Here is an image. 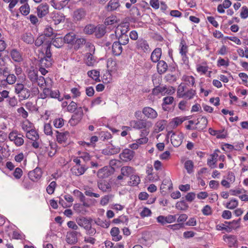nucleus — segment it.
Segmentation results:
<instances>
[{
	"instance_id": "49",
	"label": "nucleus",
	"mask_w": 248,
	"mask_h": 248,
	"mask_svg": "<svg viewBox=\"0 0 248 248\" xmlns=\"http://www.w3.org/2000/svg\"><path fill=\"white\" fill-rule=\"evenodd\" d=\"M52 18L55 25H57L64 20V16L58 13L54 14Z\"/></svg>"
},
{
	"instance_id": "23",
	"label": "nucleus",
	"mask_w": 248,
	"mask_h": 248,
	"mask_svg": "<svg viewBox=\"0 0 248 248\" xmlns=\"http://www.w3.org/2000/svg\"><path fill=\"white\" fill-rule=\"evenodd\" d=\"M174 102V98L172 96H166L163 98V103L162 104V109L164 111H168L170 108L167 106L169 105H171Z\"/></svg>"
},
{
	"instance_id": "7",
	"label": "nucleus",
	"mask_w": 248,
	"mask_h": 248,
	"mask_svg": "<svg viewBox=\"0 0 248 248\" xmlns=\"http://www.w3.org/2000/svg\"><path fill=\"white\" fill-rule=\"evenodd\" d=\"M88 168L89 167L86 164L78 166L74 165L71 168L70 171L73 175L79 176L83 175Z\"/></svg>"
},
{
	"instance_id": "9",
	"label": "nucleus",
	"mask_w": 248,
	"mask_h": 248,
	"mask_svg": "<svg viewBox=\"0 0 248 248\" xmlns=\"http://www.w3.org/2000/svg\"><path fill=\"white\" fill-rule=\"evenodd\" d=\"M49 13V6L46 3H42L37 8V14L39 18H42Z\"/></svg>"
},
{
	"instance_id": "38",
	"label": "nucleus",
	"mask_w": 248,
	"mask_h": 248,
	"mask_svg": "<svg viewBox=\"0 0 248 248\" xmlns=\"http://www.w3.org/2000/svg\"><path fill=\"white\" fill-rule=\"evenodd\" d=\"M53 62V59H46V58H41L40 60L39 65L40 66L48 68L51 66Z\"/></svg>"
},
{
	"instance_id": "63",
	"label": "nucleus",
	"mask_w": 248,
	"mask_h": 248,
	"mask_svg": "<svg viewBox=\"0 0 248 248\" xmlns=\"http://www.w3.org/2000/svg\"><path fill=\"white\" fill-rule=\"evenodd\" d=\"M6 80L9 84H13L16 82V77L14 74H9L7 76Z\"/></svg>"
},
{
	"instance_id": "2",
	"label": "nucleus",
	"mask_w": 248,
	"mask_h": 248,
	"mask_svg": "<svg viewBox=\"0 0 248 248\" xmlns=\"http://www.w3.org/2000/svg\"><path fill=\"white\" fill-rule=\"evenodd\" d=\"M15 93L17 95L19 101L28 99L31 96V91L21 83H17L15 85Z\"/></svg>"
},
{
	"instance_id": "18",
	"label": "nucleus",
	"mask_w": 248,
	"mask_h": 248,
	"mask_svg": "<svg viewBox=\"0 0 248 248\" xmlns=\"http://www.w3.org/2000/svg\"><path fill=\"white\" fill-rule=\"evenodd\" d=\"M21 40L27 44H32L34 42V38L31 32H26L21 34Z\"/></svg>"
},
{
	"instance_id": "32",
	"label": "nucleus",
	"mask_w": 248,
	"mask_h": 248,
	"mask_svg": "<svg viewBox=\"0 0 248 248\" xmlns=\"http://www.w3.org/2000/svg\"><path fill=\"white\" fill-rule=\"evenodd\" d=\"M69 0H64L61 2H56L55 0H51L50 3L51 5L56 9L60 10L63 8L68 3Z\"/></svg>"
},
{
	"instance_id": "53",
	"label": "nucleus",
	"mask_w": 248,
	"mask_h": 248,
	"mask_svg": "<svg viewBox=\"0 0 248 248\" xmlns=\"http://www.w3.org/2000/svg\"><path fill=\"white\" fill-rule=\"evenodd\" d=\"M113 197L114 195L112 194L105 195L101 198L100 204L103 206L107 205L109 202V201L112 200Z\"/></svg>"
},
{
	"instance_id": "42",
	"label": "nucleus",
	"mask_w": 248,
	"mask_h": 248,
	"mask_svg": "<svg viewBox=\"0 0 248 248\" xmlns=\"http://www.w3.org/2000/svg\"><path fill=\"white\" fill-rule=\"evenodd\" d=\"M96 27L93 24L87 25L83 29L84 32L86 34H92L96 31Z\"/></svg>"
},
{
	"instance_id": "11",
	"label": "nucleus",
	"mask_w": 248,
	"mask_h": 248,
	"mask_svg": "<svg viewBox=\"0 0 248 248\" xmlns=\"http://www.w3.org/2000/svg\"><path fill=\"white\" fill-rule=\"evenodd\" d=\"M134 152L129 149L124 150L120 155V158L123 161H128L132 159L134 157Z\"/></svg>"
},
{
	"instance_id": "28",
	"label": "nucleus",
	"mask_w": 248,
	"mask_h": 248,
	"mask_svg": "<svg viewBox=\"0 0 248 248\" xmlns=\"http://www.w3.org/2000/svg\"><path fill=\"white\" fill-rule=\"evenodd\" d=\"M120 6L118 0H110L108 3L106 9L108 11H112L116 10Z\"/></svg>"
},
{
	"instance_id": "12",
	"label": "nucleus",
	"mask_w": 248,
	"mask_h": 248,
	"mask_svg": "<svg viewBox=\"0 0 248 248\" xmlns=\"http://www.w3.org/2000/svg\"><path fill=\"white\" fill-rule=\"evenodd\" d=\"M183 138L182 133H173L170 138L171 143L174 147H178L182 144Z\"/></svg>"
},
{
	"instance_id": "21",
	"label": "nucleus",
	"mask_w": 248,
	"mask_h": 248,
	"mask_svg": "<svg viewBox=\"0 0 248 248\" xmlns=\"http://www.w3.org/2000/svg\"><path fill=\"white\" fill-rule=\"evenodd\" d=\"M10 56L12 60L16 62H20L23 60L21 53L16 49H13L11 50Z\"/></svg>"
},
{
	"instance_id": "14",
	"label": "nucleus",
	"mask_w": 248,
	"mask_h": 248,
	"mask_svg": "<svg viewBox=\"0 0 248 248\" xmlns=\"http://www.w3.org/2000/svg\"><path fill=\"white\" fill-rule=\"evenodd\" d=\"M223 240L228 243L230 248L235 247L238 242L236 236L233 235H224L223 237Z\"/></svg>"
},
{
	"instance_id": "40",
	"label": "nucleus",
	"mask_w": 248,
	"mask_h": 248,
	"mask_svg": "<svg viewBox=\"0 0 248 248\" xmlns=\"http://www.w3.org/2000/svg\"><path fill=\"white\" fill-rule=\"evenodd\" d=\"M167 89V86H160L158 85L155 87L152 91V93L154 95H157L159 93L163 94L164 93H165V91Z\"/></svg>"
},
{
	"instance_id": "50",
	"label": "nucleus",
	"mask_w": 248,
	"mask_h": 248,
	"mask_svg": "<svg viewBox=\"0 0 248 248\" xmlns=\"http://www.w3.org/2000/svg\"><path fill=\"white\" fill-rule=\"evenodd\" d=\"M238 205V201L235 199H232L229 202L227 203L226 207L229 209H233L236 208Z\"/></svg>"
},
{
	"instance_id": "20",
	"label": "nucleus",
	"mask_w": 248,
	"mask_h": 248,
	"mask_svg": "<svg viewBox=\"0 0 248 248\" xmlns=\"http://www.w3.org/2000/svg\"><path fill=\"white\" fill-rule=\"evenodd\" d=\"M156 69L159 75L165 73L168 69V64L163 60H161L157 62Z\"/></svg>"
},
{
	"instance_id": "15",
	"label": "nucleus",
	"mask_w": 248,
	"mask_h": 248,
	"mask_svg": "<svg viewBox=\"0 0 248 248\" xmlns=\"http://www.w3.org/2000/svg\"><path fill=\"white\" fill-rule=\"evenodd\" d=\"M76 221L78 225L86 230L92 224V219L91 218H87L83 217H78L76 219Z\"/></svg>"
},
{
	"instance_id": "29",
	"label": "nucleus",
	"mask_w": 248,
	"mask_h": 248,
	"mask_svg": "<svg viewBox=\"0 0 248 248\" xmlns=\"http://www.w3.org/2000/svg\"><path fill=\"white\" fill-rule=\"evenodd\" d=\"M179 53L181 55L187 54L188 51V46L186 45L185 40L184 39L181 40L179 46Z\"/></svg>"
},
{
	"instance_id": "44",
	"label": "nucleus",
	"mask_w": 248,
	"mask_h": 248,
	"mask_svg": "<svg viewBox=\"0 0 248 248\" xmlns=\"http://www.w3.org/2000/svg\"><path fill=\"white\" fill-rule=\"evenodd\" d=\"M95 32V36L97 38H101L106 33V29L103 25L99 26L96 28Z\"/></svg>"
},
{
	"instance_id": "46",
	"label": "nucleus",
	"mask_w": 248,
	"mask_h": 248,
	"mask_svg": "<svg viewBox=\"0 0 248 248\" xmlns=\"http://www.w3.org/2000/svg\"><path fill=\"white\" fill-rule=\"evenodd\" d=\"M95 223L97 225L100 226L101 227H103L104 228H108L109 227V226L110 225V222L109 221H107L106 220H103L99 218H97L95 221Z\"/></svg>"
},
{
	"instance_id": "22",
	"label": "nucleus",
	"mask_w": 248,
	"mask_h": 248,
	"mask_svg": "<svg viewBox=\"0 0 248 248\" xmlns=\"http://www.w3.org/2000/svg\"><path fill=\"white\" fill-rule=\"evenodd\" d=\"M120 42L115 41L112 45V51L113 55L119 56L122 52L123 48Z\"/></svg>"
},
{
	"instance_id": "34",
	"label": "nucleus",
	"mask_w": 248,
	"mask_h": 248,
	"mask_svg": "<svg viewBox=\"0 0 248 248\" xmlns=\"http://www.w3.org/2000/svg\"><path fill=\"white\" fill-rule=\"evenodd\" d=\"M57 135L56 136L57 140L60 143L65 142L67 140V135L68 134V132H59L57 131Z\"/></svg>"
},
{
	"instance_id": "51",
	"label": "nucleus",
	"mask_w": 248,
	"mask_h": 248,
	"mask_svg": "<svg viewBox=\"0 0 248 248\" xmlns=\"http://www.w3.org/2000/svg\"><path fill=\"white\" fill-rule=\"evenodd\" d=\"M49 97L57 99L59 101H62L63 100V98L61 97L60 95V92L58 90H52L51 89Z\"/></svg>"
},
{
	"instance_id": "31",
	"label": "nucleus",
	"mask_w": 248,
	"mask_h": 248,
	"mask_svg": "<svg viewBox=\"0 0 248 248\" xmlns=\"http://www.w3.org/2000/svg\"><path fill=\"white\" fill-rule=\"evenodd\" d=\"M235 228L232 227L231 225H227L225 224L222 223L221 224H218L216 226V229L218 231L224 230L227 232H231L233 230H234Z\"/></svg>"
},
{
	"instance_id": "43",
	"label": "nucleus",
	"mask_w": 248,
	"mask_h": 248,
	"mask_svg": "<svg viewBox=\"0 0 248 248\" xmlns=\"http://www.w3.org/2000/svg\"><path fill=\"white\" fill-rule=\"evenodd\" d=\"M86 63L88 66H93L95 62V59H94L93 55L92 53H87L86 54Z\"/></svg>"
},
{
	"instance_id": "62",
	"label": "nucleus",
	"mask_w": 248,
	"mask_h": 248,
	"mask_svg": "<svg viewBox=\"0 0 248 248\" xmlns=\"http://www.w3.org/2000/svg\"><path fill=\"white\" fill-rule=\"evenodd\" d=\"M118 39V42L123 45L127 44L129 42V38L127 35H119Z\"/></svg>"
},
{
	"instance_id": "35",
	"label": "nucleus",
	"mask_w": 248,
	"mask_h": 248,
	"mask_svg": "<svg viewBox=\"0 0 248 248\" xmlns=\"http://www.w3.org/2000/svg\"><path fill=\"white\" fill-rule=\"evenodd\" d=\"M64 41L62 37H56L52 39V45L57 48H60L63 45Z\"/></svg>"
},
{
	"instance_id": "26",
	"label": "nucleus",
	"mask_w": 248,
	"mask_h": 248,
	"mask_svg": "<svg viewBox=\"0 0 248 248\" xmlns=\"http://www.w3.org/2000/svg\"><path fill=\"white\" fill-rule=\"evenodd\" d=\"M135 170L133 168L130 166H124L121 169V174L125 177H130L133 174L135 173Z\"/></svg>"
},
{
	"instance_id": "39",
	"label": "nucleus",
	"mask_w": 248,
	"mask_h": 248,
	"mask_svg": "<svg viewBox=\"0 0 248 248\" xmlns=\"http://www.w3.org/2000/svg\"><path fill=\"white\" fill-rule=\"evenodd\" d=\"M28 78L32 84L36 83L37 78H38V73L34 70H30L28 73Z\"/></svg>"
},
{
	"instance_id": "60",
	"label": "nucleus",
	"mask_w": 248,
	"mask_h": 248,
	"mask_svg": "<svg viewBox=\"0 0 248 248\" xmlns=\"http://www.w3.org/2000/svg\"><path fill=\"white\" fill-rule=\"evenodd\" d=\"M86 43V40L83 38H77L75 40V47L77 49L82 46Z\"/></svg>"
},
{
	"instance_id": "41",
	"label": "nucleus",
	"mask_w": 248,
	"mask_h": 248,
	"mask_svg": "<svg viewBox=\"0 0 248 248\" xmlns=\"http://www.w3.org/2000/svg\"><path fill=\"white\" fill-rule=\"evenodd\" d=\"M112 138V135L110 132L108 131H101L99 135V139L101 141L108 140Z\"/></svg>"
},
{
	"instance_id": "16",
	"label": "nucleus",
	"mask_w": 248,
	"mask_h": 248,
	"mask_svg": "<svg viewBox=\"0 0 248 248\" xmlns=\"http://www.w3.org/2000/svg\"><path fill=\"white\" fill-rule=\"evenodd\" d=\"M208 121L205 117H201L197 119V122L196 123L197 125L195 129L198 131H201L204 130L207 126Z\"/></svg>"
},
{
	"instance_id": "37",
	"label": "nucleus",
	"mask_w": 248,
	"mask_h": 248,
	"mask_svg": "<svg viewBox=\"0 0 248 248\" xmlns=\"http://www.w3.org/2000/svg\"><path fill=\"white\" fill-rule=\"evenodd\" d=\"M182 80L188 86H194L195 85V78L192 76L184 75L182 77Z\"/></svg>"
},
{
	"instance_id": "3",
	"label": "nucleus",
	"mask_w": 248,
	"mask_h": 248,
	"mask_svg": "<svg viewBox=\"0 0 248 248\" xmlns=\"http://www.w3.org/2000/svg\"><path fill=\"white\" fill-rule=\"evenodd\" d=\"M23 135L18 133L17 131H13L9 134V139L10 141L14 142L15 145L17 146H20L24 144V140Z\"/></svg>"
},
{
	"instance_id": "13",
	"label": "nucleus",
	"mask_w": 248,
	"mask_h": 248,
	"mask_svg": "<svg viewBox=\"0 0 248 248\" xmlns=\"http://www.w3.org/2000/svg\"><path fill=\"white\" fill-rule=\"evenodd\" d=\"M142 112L147 118L151 119H155L158 116L157 112L153 108L149 107L143 108Z\"/></svg>"
},
{
	"instance_id": "61",
	"label": "nucleus",
	"mask_w": 248,
	"mask_h": 248,
	"mask_svg": "<svg viewBox=\"0 0 248 248\" xmlns=\"http://www.w3.org/2000/svg\"><path fill=\"white\" fill-rule=\"evenodd\" d=\"M21 13L24 15H27L30 13V6L28 3H25L19 8Z\"/></svg>"
},
{
	"instance_id": "4",
	"label": "nucleus",
	"mask_w": 248,
	"mask_h": 248,
	"mask_svg": "<svg viewBox=\"0 0 248 248\" xmlns=\"http://www.w3.org/2000/svg\"><path fill=\"white\" fill-rule=\"evenodd\" d=\"M84 113L81 106H79L78 110L74 112L71 119L69 121V123L71 126L77 125L82 120Z\"/></svg>"
},
{
	"instance_id": "48",
	"label": "nucleus",
	"mask_w": 248,
	"mask_h": 248,
	"mask_svg": "<svg viewBox=\"0 0 248 248\" xmlns=\"http://www.w3.org/2000/svg\"><path fill=\"white\" fill-rule=\"evenodd\" d=\"M176 208L178 210L186 211L188 209V205L183 200L176 203Z\"/></svg>"
},
{
	"instance_id": "58",
	"label": "nucleus",
	"mask_w": 248,
	"mask_h": 248,
	"mask_svg": "<svg viewBox=\"0 0 248 248\" xmlns=\"http://www.w3.org/2000/svg\"><path fill=\"white\" fill-rule=\"evenodd\" d=\"M50 90V88H45L43 90V92L39 94V98L44 99L48 97L49 96Z\"/></svg>"
},
{
	"instance_id": "55",
	"label": "nucleus",
	"mask_w": 248,
	"mask_h": 248,
	"mask_svg": "<svg viewBox=\"0 0 248 248\" xmlns=\"http://www.w3.org/2000/svg\"><path fill=\"white\" fill-rule=\"evenodd\" d=\"M185 168L187 173H191L193 171L194 164L192 160H187L185 163Z\"/></svg>"
},
{
	"instance_id": "47",
	"label": "nucleus",
	"mask_w": 248,
	"mask_h": 248,
	"mask_svg": "<svg viewBox=\"0 0 248 248\" xmlns=\"http://www.w3.org/2000/svg\"><path fill=\"white\" fill-rule=\"evenodd\" d=\"M196 94V91L192 89L187 90L186 92L183 94V97L181 98H184L185 99H191Z\"/></svg>"
},
{
	"instance_id": "6",
	"label": "nucleus",
	"mask_w": 248,
	"mask_h": 248,
	"mask_svg": "<svg viewBox=\"0 0 248 248\" xmlns=\"http://www.w3.org/2000/svg\"><path fill=\"white\" fill-rule=\"evenodd\" d=\"M43 172L41 168L36 167L32 170L28 172L29 179L33 182H38L42 177Z\"/></svg>"
},
{
	"instance_id": "52",
	"label": "nucleus",
	"mask_w": 248,
	"mask_h": 248,
	"mask_svg": "<svg viewBox=\"0 0 248 248\" xmlns=\"http://www.w3.org/2000/svg\"><path fill=\"white\" fill-rule=\"evenodd\" d=\"M167 124V121L164 120L158 121L155 124V126L159 132L163 131Z\"/></svg>"
},
{
	"instance_id": "45",
	"label": "nucleus",
	"mask_w": 248,
	"mask_h": 248,
	"mask_svg": "<svg viewBox=\"0 0 248 248\" xmlns=\"http://www.w3.org/2000/svg\"><path fill=\"white\" fill-rule=\"evenodd\" d=\"M98 188L103 191H106L110 188L109 184L105 181H100L98 182Z\"/></svg>"
},
{
	"instance_id": "25",
	"label": "nucleus",
	"mask_w": 248,
	"mask_h": 248,
	"mask_svg": "<svg viewBox=\"0 0 248 248\" xmlns=\"http://www.w3.org/2000/svg\"><path fill=\"white\" fill-rule=\"evenodd\" d=\"M79 233L76 231H72L68 233L66 237L67 242L73 244L78 242L77 235Z\"/></svg>"
},
{
	"instance_id": "59",
	"label": "nucleus",
	"mask_w": 248,
	"mask_h": 248,
	"mask_svg": "<svg viewBox=\"0 0 248 248\" xmlns=\"http://www.w3.org/2000/svg\"><path fill=\"white\" fill-rule=\"evenodd\" d=\"M45 40V36L43 35H41L35 40H34V44L37 47H39L44 43Z\"/></svg>"
},
{
	"instance_id": "30",
	"label": "nucleus",
	"mask_w": 248,
	"mask_h": 248,
	"mask_svg": "<svg viewBox=\"0 0 248 248\" xmlns=\"http://www.w3.org/2000/svg\"><path fill=\"white\" fill-rule=\"evenodd\" d=\"M110 174V172L107 166L99 169L97 172V176L100 178H104L108 177Z\"/></svg>"
},
{
	"instance_id": "54",
	"label": "nucleus",
	"mask_w": 248,
	"mask_h": 248,
	"mask_svg": "<svg viewBox=\"0 0 248 248\" xmlns=\"http://www.w3.org/2000/svg\"><path fill=\"white\" fill-rule=\"evenodd\" d=\"M78 107H78V104L76 102L71 101L67 106V109L68 111L71 113H74L76 111L78 110Z\"/></svg>"
},
{
	"instance_id": "27",
	"label": "nucleus",
	"mask_w": 248,
	"mask_h": 248,
	"mask_svg": "<svg viewBox=\"0 0 248 248\" xmlns=\"http://www.w3.org/2000/svg\"><path fill=\"white\" fill-rule=\"evenodd\" d=\"M110 233L112 237V240L115 241H119L122 238V236L120 234V230L118 227H113L110 232Z\"/></svg>"
},
{
	"instance_id": "56",
	"label": "nucleus",
	"mask_w": 248,
	"mask_h": 248,
	"mask_svg": "<svg viewBox=\"0 0 248 248\" xmlns=\"http://www.w3.org/2000/svg\"><path fill=\"white\" fill-rule=\"evenodd\" d=\"M240 220L241 219L239 218L237 220H233L232 221H225L224 224L227 225H231L234 227H235L234 230H236L240 227Z\"/></svg>"
},
{
	"instance_id": "17",
	"label": "nucleus",
	"mask_w": 248,
	"mask_h": 248,
	"mask_svg": "<svg viewBox=\"0 0 248 248\" xmlns=\"http://www.w3.org/2000/svg\"><path fill=\"white\" fill-rule=\"evenodd\" d=\"M121 151V148L119 146H115L112 145L107 147L103 150L102 153L103 154L108 155H114L119 153Z\"/></svg>"
},
{
	"instance_id": "24",
	"label": "nucleus",
	"mask_w": 248,
	"mask_h": 248,
	"mask_svg": "<svg viewBox=\"0 0 248 248\" xmlns=\"http://www.w3.org/2000/svg\"><path fill=\"white\" fill-rule=\"evenodd\" d=\"M77 35L73 32H69L67 33L63 37L64 43L73 45L75 43Z\"/></svg>"
},
{
	"instance_id": "5",
	"label": "nucleus",
	"mask_w": 248,
	"mask_h": 248,
	"mask_svg": "<svg viewBox=\"0 0 248 248\" xmlns=\"http://www.w3.org/2000/svg\"><path fill=\"white\" fill-rule=\"evenodd\" d=\"M26 136L28 139L33 141L32 146L33 148L35 149L39 148V143L38 140L39 138V136L36 130L34 129H31L30 130L28 131L27 132H26Z\"/></svg>"
},
{
	"instance_id": "10",
	"label": "nucleus",
	"mask_w": 248,
	"mask_h": 248,
	"mask_svg": "<svg viewBox=\"0 0 248 248\" xmlns=\"http://www.w3.org/2000/svg\"><path fill=\"white\" fill-rule=\"evenodd\" d=\"M86 15V11L83 8L76 10L73 13V17L76 22L81 21L84 19Z\"/></svg>"
},
{
	"instance_id": "64",
	"label": "nucleus",
	"mask_w": 248,
	"mask_h": 248,
	"mask_svg": "<svg viewBox=\"0 0 248 248\" xmlns=\"http://www.w3.org/2000/svg\"><path fill=\"white\" fill-rule=\"evenodd\" d=\"M240 16L243 19H246L248 17V8L246 6L242 7Z\"/></svg>"
},
{
	"instance_id": "33",
	"label": "nucleus",
	"mask_w": 248,
	"mask_h": 248,
	"mask_svg": "<svg viewBox=\"0 0 248 248\" xmlns=\"http://www.w3.org/2000/svg\"><path fill=\"white\" fill-rule=\"evenodd\" d=\"M87 75L89 77L91 78L95 81H100L99 79L100 72L99 71L96 70H90L87 72Z\"/></svg>"
},
{
	"instance_id": "1",
	"label": "nucleus",
	"mask_w": 248,
	"mask_h": 248,
	"mask_svg": "<svg viewBox=\"0 0 248 248\" xmlns=\"http://www.w3.org/2000/svg\"><path fill=\"white\" fill-rule=\"evenodd\" d=\"M129 125L134 129L141 130L140 136H144L148 135L150 128L152 126L153 124L146 119H140L130 121Z\"/></svg>"
},
{
	"instance_id": "19",
	"label": "nucleus",
	"mask_w": 248,
	"mask_h": 248,
	"mask_svg": "<svg viewBox=\"0 0 248 248\" xmlns=\"http://www.w3.org/2000/svg\"><path fill=\"white\" fill-rule=\"evenodd\" d=\"M162 55V50L161 48H156L152 52L151 55V60L154 63L158 62L160 60Z\"/></svg>"
},
{
	"instance_id": "8",
	"label": "nucleus",
	"mask_w": 248,
	"mask_h": 248,
	"mask_svg": "<svg viewBox=\"0 0 248 248\" xmlns=\"http://www.w3.org/2000/svg\"><path fill=\"white\" fill-rule=\"evenodd\" d=\"M136 48L138 50H140L144 52L150 51L149 45L147 41L143 38H140L135 43Z\"/></svg>"
},
{
	"instance_id": "57",
	"label": "nucleus",
	"mask_w": 248,
	"mask_h": 248,
	"mask_svg": "<svg viewBox=\"0 0 248 248\" xmlns=\"http://www.w3.org/2000/svg\"><path fill=\"white\" fill-rule=\"evenodd\" d=\"M56 183L55 181L51 182L46 187V192L48 194H52L55 189L56 186Z\"/></svg>"
},
{
	"instance_id": "36",
	"label": "nucleus",
	"mask_w": 248,
	"mask_h": 248,
	"mask_svg": "<svg viewBox=\"0 0 248 248\" xmlns=\"http://www.w3.org/2000/svg\"><path fill=\"white\" fill-rule=\"evenodd\" d=\"M130 180L129 185L132 186H137L140 182V177L138 175L135 174V173L130 177Z\"/></svg>"
}]
</instances>
